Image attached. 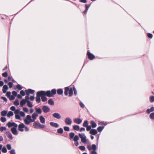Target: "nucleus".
<instances>
[{"label":"nucleus","instance_id":"nucleus-1","mask_svg":"<svg viewBox=\"0 0 154 154\" xmlns=\"http://www.w3.org/2000/svg\"><path fill=\"white\" fill-rule=\"evenodd\" d=\"M56 93V90L55 89H52L51 91H39L37 92L35 97L36 101L38 103L41 102L40 97L42 96H46L48 97H53Z\"/></svg>","mask_w":154,"mask_h":154},{"label":"nucleus","instance_id":"nucleus-2","mask_svg":"<svg viewBox=\"0 0 154 154\" xmlns=\"http://www.w3.org/2000/svg\"><path fill=\"white\" fill-rule=\"evenodd\" d=\"M38 115L35 113H33L32 117L29 115L26 116L25 119L24 120L25 123L26 125H29L31 122H33L35 121Z\"/></svg>","mask_w":154,"mask_h":154},{"label":"nucleus","instance_id":"nucleus-3","mask_svg":"<svg viewBox=\"0 0 154 154\" xmlns=\"http://www.w3.org/2000/svg\"><path fill=\"white\" fill-rule=\"evenodd\" d=\"M79 136L81 139V142L84 144H86L87 143V140L86 139V137L85 134H79Z\"/></svg>","mask_w":154,"mask_h":154},{"label":"nucleus","instance_id":"nucleus-4","mask_svg":"<svg viewBox=\"0 0 154 154\" xmlns=\"http://www.w3.org/2000/svg\"><path fill=\"white\" fill-rule=\"evenodd\" d=\"M25 125L23 123L20 124L18 126V130L21 132L24 131L23 128H24Z\"/></svg>","mask_w":154,"mask_h":154},{"label":"nucleus","instance_id":"nucleus-5","mask_svg":"<svg viewBox=\"0 0 154 154\" xmlns=\"http://www.w3.org/2000/svg\"><path fill=\"white\" fill-rule=\"evenodd\" d=\"M17 127H13L11 129V131L12 133L15 135H17L18 134V131L17 129Z\"/></svg>","mask_w":154,"mask_h":154},{"label":"nucleus","instance_id":"nucleus-6","mask_svg":"<svg viewBox=\"0 0 154 154\" xmlns=\"http://www.w3.org/2000/svg\"><path fill=\"white\" fill-rule=\"evenodd\" d=\"M8 128H10L11 127H17V125L14 122H8L6 124Z\"/></svg>","mask_w":154,"mask_h":154},{"label":"nucleus","instance_id":"nucleus-7","mask_svg":"<svg viewBox=\"0 0 154 154\" xmlns=\"http://www.w3.org/2000/svg\"><path fill=\"white\" fill-rule=\"evenodd\" d=\"M42 109L45 113H47L50 111V108L47 106H44L42 108Z\"/></svg>","mask_w":154,"mask_h":154},{"label":"nucleus","instance_id":"nucleus-8","mask_svg":"<svg viewBox=\"0 0 154 154\" xmlns=\"http://www.w3.org/2000/svg\"><path fill=\"white\" fill-rule=\"evenodd\" d=\"M25 92L26 95L29 96L30 94H32L34 93L35 91L34 90L31 89H29L28 90H26Z\"/></svg>","mask_w":154,"mask_h":154},{"label":"nucleus","instance_id":"nucleus-9","mask_svg":"<svg viewBox=\"0 0 154 154\" xmlns=\"http://www.w3.org/2000/svg\"><path fill=\"white\" fill-rule=\"evenodd\" d=\"M87 54L88 57L90 60H93L95 58V56L93 54L91 53L89 51H88Z\"/></svg>","mask_w":154,"mask_h":154},{"label":"nucleus","instance_id":"nucleus-10","mask_svg":"<svg viewBox=\"0 0 154 154\" xmlns=\"http://www.w3.org/2000/svg\"><path fill=\"white\" fill-rule=\"evenodd\" d=\"M65 123L68 125H70L72 123V121L71 119L69 117L66 118L65 120Z\"/></svg>","mask_w":154,"mask_h":154},{"label":"nucleus","instance_id":"nucleus-11","mask_svg":"<svg viewBox=\"0 0 154 154\" xmlns=\"http://www.w3.org/2000/svg\"><path fill=\"white\" fill-rule=\"evenodd\" d=\"M53 116L55 118L59 119L61 118V117L59 113L55 112L52 114Z\"/></svg>","mask_w":154,"mask_h":154},{"label":"nucleus","instance_id":"nucleus-12","mask_svg":"<svg viewBox=\"0 0 154 154\" xmlns=\"http://www.w3.org/2000/svg\"><path fill=\"white\" fill-rule=\"evenodd\" d=\"M97 131L95 129H91L90 131V134L93 135H95L97 133Z\"/></svg>","mask_w":154,"mask_h":154},{"label":"nucleus","instance_id":"nucleus-13","mask_svg":"<svg viewBox=\"0 0 154 154\" xmlns=\"http://www.w3.org/2000/svg\"><path fill=\"white\" fill-rule=\"evenodd\" d=\"M6 134L7 137L10 140L13 139V137H12V134L9 131L7 132Z\"/></svg>","mask_w":154,"mask_h":154},{"label":"nucleus","instance_id":"nucleus-14","mask_svg":"<svg viewBox=\"0 0 154 154\" xmlns=\"http://www.w3.org/2000/svg\"><path fill=\"white\" fill-rule=\"evenodd\" d=\"M50 124L51 126L55 128H58L59 126V125L58 124L53 122H50Z\"/></svg>","mask_w":154,"mask_h":154},{"label":"nucleus","instance_id":"nucleus-15","mask_svg":"<svg viewBox=\"0 0 154 154\" xmlns=\"http://www.w3.org/2000/svg\"><path fill=\"white\" fill-rule=\"evenodd\" d=\"M82 120L80 119L76 118L74 120V122L78 124H80L82 122Z\"/></svg>","mask_w":154,"mask_h":154},{"label":"nucleus","instance_id":"nucleus-16","mask_svg":"<svg viewBox=\"0 0 154 154\" xmlns=\"http://www.w3.org/2000/svg\"><path fill=\"white\" fill-rule=\"evenodd\" d=\"M8 88V87L7 85H4L3 87L2 91L4 93H5L7 91V90Z\"/></svg>","mask_w":154,"mask_h":154},{"label":"nucleus","instance_id":"nucleus-17","mask_svg":"<svg viewBox=\"0 0 154 154\" xmlns=\"http://www.w3.org/2000/svg\"><path fill=\"white\" fill-rule=\"evenodd\" d=\"M40 123L39 122H35L33 124L34 128H39Z\"/></svg>","mask_w":154,"mask_h":154},{"label":"nucleus","instance_id":"nucleus-18","mask_svg":"<svg viewBox=\"0 0 154 154\" xmlns=\"http://www.w3.org/2000/svg\"><path fill=\"white\" fill-rule=\"evenodd\" d=\"M39 119L40 122L42 124H45V119L42 116H41L39 117Z\"/></svg>","mask_w":154,"mask_h":154},{"label":"nucleus","instance_id":"nucleus-19","mask_svg":"<svg viewBox=\"0 0 154 154\" xmlns=\"http://www.w3.org/2000/svg\"><path fill=\"white\" fill-rule=\"evenodd\" d=\"M154 111V107L153 106H152L150 109H148L146 110V112L148 113L149 114L151 112H153Z\"/></svg>","mask_w":154,"mask_h":154},{"label":"nucleus","instance_id":"nucleus-20","mask_svg":"<svg viewBox=\"0 0 154 154\" xmlns=\"http://www.w3.org/2000/svg\"><path fill=\"white\" fill-rule=\"evenodd\" d=\"M26 101L24 99H23L20 102V106L21 107H23V105L26 103Z\"/></svg>","mask_w":154,"mask_h":154},{"label":"nucleus","instance_id":"nucleus-21","mask_svg":"<svg viewBox=\"0 0 154 154\" xmlns=\"http://www.w3.org/2000/svg\"><path fill=\"white\" fill-rule=\"evenodd\" d=\"M8 111L6 110H4L2 111L1 112V115L3 116H6L7 114Z\"/></svg>","mask_w":154,"mask_h":154},{"label":"nucleus","instance_id":"nucleus-22","mask_svg":"<svg viewBox=\"0 0 154 154\" xmlns=\"http://www.w3.org/2000/svg\"><path fill=\"white\" fill-rule=\"evenodd\" d=\"M36 112L38 114H41L42 113V111L41 109L40 108H36L35 109Z\"/></svg>","mask_w":154,"mask_h":154},{"label":"nucleus","instance_id":"nucleus-23","mask_svg":"<svg viewBox=\"0 0 154 154\" xmlns=\"http://www.w3.org/2000/svg\"><path fill=\"white\" fill-rule=\"evenodd\" d=\"M90 123L93 128H95L96 127L97 124L94 121H91Z\"/></svg>","mask_w":154,"mask_h":154},{"label":"nucleus","instance_id":"nucleus-24","mask_svg":"<svg viewBox=\"0 0 154 154\" xmlns=\"http://www.w3.org/2000/svg\"><path fill=\"white\" fill-rule=\"evenodd\" d=\"M63 91L62 89H59L57 90V93L59 95H61L63 94Z\"/></svg>","mask_w":154,"mask_h":154},{"label":"nucleus","instance_id":"nucleus-25","mask_svg":"<svg viewBox=\"0 0 154 154\" xmlns=\"http://www.w3.org/2000/svg\"><path fill=\"white\" fill-rule=\"evenodd\" d=\"M13 112L11 111H9L7 114V116L9 118H10L11 116H13Z\"/></svg>","mask_w":154,"mask_h":154},{"label":"nucleus","instance_id":"nucleus-26","mask_svg":"<svg viewBox=\"0 0 154 154\" xmlns=\"http://www.w3.org/2000/svg\"><path fill=\"white\" fill-rule=\"evenodd\" d=\"M48 102L49 104L51 105H53L54 104V102L52 99H50L48 100Z\"/></svg>","mask_w":154,"mask_h":154},{"label":"nucleus","instance_id":"nucleus-27","mask_svg":"<svg viewBox=\"0 0 154 154\" xmlns=\"http://www.w3.org/2000/svg\"><path fill=\"white\" fill-rule=\"evenodd\" d=\"M73 128L74 130L76 131H78L80 129L79 126L78 125H74Z\"/></svg>","mask_w":154,"mask_h":154},{"label":"nucleus","instance_id":"nucleus-28","mask_svg":"<svg viewBox=\"0 0 154 154\" xmlns=\"http://www.w3.org/2000/svg\"><path fill=\"white\" fill-rule=\"evenodd\" d=\"M104 128V126H99L97 128V130L99 132H101Z\"/></svg>","mask_w":154,"mask_h":154},{"label":"nucleus","instance_id":"nucleus-29","mask_svg":"<svg viewBox=\"0 0 154 154\" xmlns=\"http://www.w3.org/2000/svg\"><path fill=\"white\" fill-rule=\"evenodd\" d=\"M73 94V90L72 88H71L69 90V97H71Z\"/></svg>","mask_w":154,"mask_h":154},{"label":"nucleus","instance_id":"nucleus-30","mask_svg":"<svg viewBox=\"0 0 154 154\" xmlns=\"http://www.w3.org/2000/svg\"><path fill=\"white\" fill-rule=\"evenodd\" d=\"M92 149L93 150L92 151H96V150L97 149V147L95 144H93L92 145Z\"/></svg>","mask_w":154,"mask_h":154},{"label":"nucleus","instance_id":"nucleus-31","mask_svg":"<svg viewBox=\"0 0 154 154\" xmlns=\"http://www.w3.org/2000/svg\"><path fill=\"white\" fill-rule=\"evenodd\" d=\"M57 132L59 134H63V130L62 128H60L57 130Z\"/></svg>","mask_w":154,"mask_h":154},{"label":"nucleus","instance_id":"nucleus-32","mask_svg":"<svg viewBox=\"0 0 154 154\" xmlns=\"http://www.w3.org/2000/svg\"><path fill=\"white\" fill-rule=\"evenodd\" d=\"M45 96H41V99L42 101L45 102L47 100V98L45 97Z\"/></svg>","mask_w":154,"mask_h":154},{"label":"nucleus","instance_id":"nucleus-33","mask_svg":"<svg viewBox=\"0 0 154 154\" xmlns=\"http://www.w3.org/2000/svg\"><path fill=\"white\" fill-rule=\"evenodd\" d=\"M26 102L27 103V105L29 107L31 108L32 107L33 105L30 101H27V102Z\"/></svg>","mask_w":154,"mask_h":154},{"label":"nucleus","instance_id":"nucleus-34","mask_svg":"<svg viewBox=\"0 0 154 154\" xmlns=\"http://www.w3.org/2000/svg\"><path fill=\"white\" fill-rule=\"evenodd\" d=\"M88 122L87 120L85 121L83 124V126L84 127L88 126Z\"/></svg>","mask_w":154,"mask_h":154},{"label":"nucleus","instance_id":"nucleus-35","mask_svg":"<svg viewBox=\"0 0 154 154\" xmlns=\"http://www.w3.org/2000/svg\"><path fill=\"white\" fill-rule=\"evenodd\" d=\"M69 137L70 139H73L75 136V134L73 132L70 133L69 134Z\"/></svg>","mask_w":154,"mask_h":154},{"label":"nucleus","instance_id":"nucleus-36","mask_svg":"<svg viewBox=\"0 0 154 154\" xmlns=\"http://www.w3.org/2000/svg\"><path fill=\"white\" fill-rule=\"evenodd\" d=\"M79 149L82 151H85V147L83 146H79Z\"/></svg>","mask_w":154,"mask_h":154},{"label":"nucleus","instance_id":"nucleus-37","mask_svg":"<svg viewBox=\"0 0 154 154\" xmlns=\"http://www.w3.org/2000/svg\"><path fill=\"white\" fill-rule=\"evenodd\" d=\"M79 140V138L78 135H76L75 136L73 139V140L75 142H76L78 141Z\"/></svg>","mask_w":154,"mask_h":154},{"label":"nucleus","instance_id":"nucleus-38","mask_svg":"<svg viewBox=\"0 0 154 154\" xmlns=\"http://www.w3.org/2000/svg\"><path fill=\"white\" fill-rule=\"evenodd\" d=\"M14 104L16 106H17L19 105V100L18 99L16 100L14 102Z\"/></svg>","mask_w":154,"mask_h":154},{"label":"nucleus","instance_id":"nucleus-39","mask_svg":"<svg viewBox=\"0 0 154 154\" xmlns=\"http://www.w3.org/2000/svg\"><path fill=\"white\" fill-rule=\"evenodd\" d=\"M149 118L152 120L154 119V112L151 113L149 115Z\"/></svg>","mask_w":154,"mask_h":154},{"label":"nucleus","instance_id":"nucleus-40","mask_svg":"<svg viewBox=\"0 0 154 154\" xmlns=\"http://www.w3.org/2000/svg\"><path fill=\"white\" fill-rule=\"evenodd\" d=\"M2 152L4 153H6L7 152V149L5 146H4L2 148Z\"/></svg>","mask_w":154,"mask_h":154},{"label":"nucleus","instance_id":"nucleus-41","mask_svg":"<svg viewBox=\"0 0 154 154\" xmlns=\"http://www.w3.org/2000/svg\"><path fill=\"white\" fill-rule=\"evenodd\" d=\"M149 101L151 103L154 102V96H152L150 97Z\"/></svg>","mask_w":154,"mask_h":154},{"label":"nucleus","instance_id":"nucleus-42","mask_svg":"<svg viewBox=\"0 0 154 154\" xmlns=\"http://www.w3.org/2000/svg\"><path fill=\"white\" fill-rule=\"evenodd\" d=\"M0 120L2 122H4L6 121V119L5 118L2 117L0 119Z\"/></svg>","mask_w":154,"mask_h":154},{"label":"nucleus","instance_id":"nucleus-43","mask_svg":"<svg viewBox=\"0 0 154 154\" xmlns=\"http://www.w3.org/2000/svg\"><path fill=\"white\" fill-rule=\"evenodd\" d=\"M20 111L19 109H16L14 111V113L15 115L19 114Z\"/></svg>","mask_w":154,"mask_h":154},{"label":"nucleus","instance_id":"nucleus-44","mask_svg":"<svg viewBox=\"0 0 154 154\" xmlns=\"http://www.w3.org/2000/svg\"><path fill=\"white\" fill-rule=\"evenodd\" d=\"M6 129V128L4 126H2L0 127V130L2 132L3 131H5Z\"/></svg>","mask_w":154,"mask_h":154},{"label":"nucleus","instance_id":"nucleus-45","mask_svg":"<svg viewBox=\"0 0 154 154\" xmlns=\"http://www.w3.org/2000/svg\"><path fill=\"white\" fill-rule=\"evenodd\" d=\"M19 114L20 116L21 117H24L25 116V114L24 113V112L22 111H20Z\"/></svg>","mask_w":154,"mask_h":154},{"label":"nucleus","instance_id":"nucleus-46","mask_svg":"<svg viewBox=\"0 0 154 154\" xmlns=\"http://www.w3.org/2000/svg\"><path fill=\"white\" fill-rule=\"evenodd\" d=\"M25 92L23 90H21L20 92V94L22 96H25Z\"/></svg>","mask_w":154,"mask_h":154},{"label":"nucleus","instance_id":"nucleus-47","mask_svg":"<svg viewBox=\"0 0 154 154\" xmlns=\"http://www.w3.org/2000/svg\"><path fill=\"white\" fill-rule=\"evenodd\" d=\"M16 88L19 90H20L22 89V88L21 86L19 84H18L16 86Z\"/></svg>","mask_w":154,"mask_h":154},{"label":"nucleus","instance_id":"nucleus-48","mask_svg":"<svg viewBox=\"0 0 154 154\" xmlns=\"http://www.w3.org/2000/svg\"><path fill=\"white\" fill-rule=\"evenodd\" d=\"M64 130L66 131H69V128L68 127L65 126L63 128Z\"/></svg>","mask_w":154,"mask_h":154},{"label":"nucleus","instance_id":"nucleus-49","mask_svg":"<svg viewBox=\"0 0 154 154\" xmlns=\"http://www.w3.org/2000/svg\"><path fill=\"white\" fill-rule=\"evenodd\" d=\"M2 75L3 77H7L8 75V73L7 72H5L2 74Z\"/></svg>","mask_w":154,"mask_h":154},{"label":"nucleus","instance_id":"nucleus-50","mask_svg":"<svg viewBox=\"0 0 154 154\" xmlns=\"http://www.w3.org/2000/svg\"><path fill=\"white\" fill-rule=\"evenodd\" d=\"M6 147L7 149L9 150L11 149V146L10 144H7L6 145Z\"/></svg>","mask_w":154,"mask_h":154},{"label":"nucleus","instance_id":"nucleus-51","mask_svg":"<svg viewBox=\"0 0 154 154\" xmlns=\"http://www.w3.org/2000/svg\"><path fill=\"white\" fill-rule=\"evenodd\" d=\"M13 96L15 97L17 95V93L15 91H13L12 92Z\"/></svg>","mask_w":154,"mask_h":154},{"label":"nucleus","instance_id":"nucleus-52","mask_svg":"<svg viewBox=\"0 0 154 154\" xmlns=\"http://www.w3.org/2000/svg\"><path fill=\"white\" fill-rule=\"evenodd\" d=\"M15 117L17 119L20 120V116L19 114L15 115Z\"/></svg>","mask_w":154,"mask_h":154},{"label":"nucleus","instance_id":"nucleus-53","mask_svg":"<svg viewBox=\"0 0 154 154\" xmlns=\"http://www.w3.org/2000/svg\"><path fill=\"white\" fill-rule=\"evenodd\" d=\"M15 97L13 96H11L9 97V99L10 100H14L15 99Z\"/></svg>","mask_w":154,"mask_h":154},{"label":"nucleus","instance_id":"nucleus-54","mask_svg":"<svg viewBox=\"0 0 154 154\" xmlns=\"http://www.w3.org/2000/svg\"><path fill=\"white\" fill-rule=\"evenodd\" d=\"M86 127H87L86 130L87 131H90L91 130V126L90 125H88Z\"/></svg>","mask_w":154,"mask_h":154},{"label":"nucleus","instance_id":"nucleus-55","mask_svg":"<svg viewBox=\"0 0 154 154\" xmlns=\"http://www.w3.org/2000/svg\"><path fill=\"white\" fill-rule=\"evenodd\" d=\"M8 85L10 88H11L13 86V83L12 82H9L8 83Z\"/></svg>","mask_w":154,"mask_h":154},{"label":"nucleus","instance_id":"nucleus-56","mask_svg":"<svg viewBox=\"0 0 154 154\" xmlns=\"http://www.w3.org/2000/svg\"><path fill=\"white\" fill-rule=\"evenodd\" d=\"M10 153L11 154H15V150L12 149L10 151Z\"/></svg>","mask_w":154,"mask_h":154},{"label":"nucleus","instance_id":"nucleus-57","mask_svg":"<svg viewBox=\"0 0 154 154\" xmlns=\"http://www.w3.org/2000/svg\"><path fill=\"white\" fill-rule=\"evenodd\" d=\"M10 109L12 111H14L16 110V107L14 106H12L11 107Z\"/></svg>","mask_w":154,"mask_h":154},{"label":"nucleus","instance_id":"nucleus-58","mask_svg":"<svg viewBox=\"0 0 154 154\" xmlns=\"http://www.w3.org/2000/svg\"><path fill=\"white\" fill-rule=\"evenodd\" d=\"M23 110L24 112H27L28 111V109L26 107H23Z\"/></svg>","mask_w":154,"mask_h":154},{"label":"nucleus","instance_id":"nucleus-59","mask_svg":"<svg viewBox=\"0 0 154 154\" xmlns=\"http://www.w3.org/2000/svg\"><path fill=\"white\" fill-rule=\"evenodd\" d=\"M40 125L39 128H41L42 129L45 128L46 127V126L45 125H42V124H40V125Z\"/></svg>","mask_w":154,"mask_h":154},{"label":"nucleus","instance_id":"nucleus-60","mask_svg":"<svg viewBox=\"0 0 154 154\" xmlns=\"http://www.w3.org/2000/svg\"><path fill=\"white\" fill-rule=\"evenodd\" d=\"M11 93L10 92H8L6 94V96L8 97H9L11 95Z\"/></svg>","mask_w":154,"mask_h":154},{"label":"nucleus","instance_id":"nucleus-61","mask_svg":"<svg viewBox=\"0 0 154 154\" xmlns=\"http://www.w3.org/2000/svg\"><path fill=\"white\" fill-rule=\"evenodd\" d=\"M79 104L81 107L83 108L85 107L84 104L82 102H80Z\"/></svg>","mask_w":154,"mask_h":154},{"label":"nucleus","instance_id":"nucleus-62","mask_svg":"<svg viewBox=\"0 0 154 154\" xmlns=\"http://www.w3.org/2000/svg\"><path fill=\"white\" fill-rule=\"evenodd\" d=\"M1 98L5 102H7V99L5 97H1Z\"/></svg>","mask_w":154,"mask_h":154},{"label":"nucleus","instance_id":"nucleus-63","mask_svg":"<svg viewBox=\"0 0 154 154\" xmlns=\"http://www.w3.org/2000/svg\"><path fill=\"white\" fill-rule=\"evenodd\" d=\"M147 36L148 37L150 38H151L152 37V35L151 33L148 34Z\"/></svg>","mask_w":154,"mask_h":154},{"label":"nucleus","instance_id":"nucleus-64","mask_svg":"<svg viewBox=\"0 0 154 154\" xmlns=\"http://www.w3.org/2000/svg\"><path fill=\"white\" fill-rule=\"evenodd\" d=\"M29 96L27 95L25 97V100H26V102H27V101H29Z\"/></svg>","mask_w":154,"mask_h":154}]
</instances>
